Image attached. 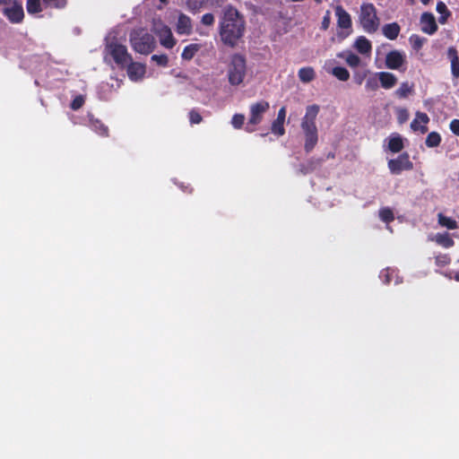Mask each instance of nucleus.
<instances>
[{
    "mask_svg": "<svg viewBox=\"0 0 459 459\" xmlns=\"http://www.w3.org/2000/svg\"><path fill=\"white\" fill-rule=\"evenodd\" d=\"M218 32L224 46L236 48L246 32L244 15L233 5H226L220 16Z\"/></svg>",
    "mask_w": 459,
    "mask_h": 459,
    "instance_id": "nucleus-1",
    "label": "nucleus"
},
{
    "mask_svg": "<svg viewBox=\"0 0 459 459\" xmlns=\"http://www.w3.org/2000/svg\"><path fill=\"white\" fill-rule=\"evenodd\" d=\"M301 131L304 135V149L309 153L316 146V105L307 108L301 123Z\"/></svg>",
    "mask_w": 459,
    "mask_h": 459,
    "instance_id": "nucleus-2",
    "label": "nucleus"
},
{
    "mask_svg": "<svg viewBox=\"0 0 459 459\" xmlns=\"http://www.w3.org/2000/svg\"><path fill=\"white\" fill-rule=\"evenodd\" d=\"M130 43L135 52L143 55L152 53L156 48L154 37L143 28L130 33Z\"/></svg>",
    "mask_w": 459,
    "mask_h": 459,
    "instance_id": "nucleus-3",
    "label": "nucleus"
},
{
    "mask_svg": "<svg viewBox=\"0 0 459 459\" xmlns=\"http://www.w3.org/2000/svg\"><path fill=\"white\" fill-rule=\"evenodd\" d=\"M228 78L230 85L241 84L247 74V61L243 55L234 54L230 56L228 65Z\"/></svg>",
    "mask_w": 459,
    "mask_h": 459,
    "instance_id": "nucleus-4",
    "label": "nucleus"
},
{
    "mask_svg": "<svg viewBox=\"0 0 459 459\" xmlns=\"http://www.w3.org/2000/svg\"><path fill=\"white\" fill-rule=\"evenodd\" d=\"M359 20L363 30L368 33H375L379 27V19L377 9L373 4L367 3L360 5Z\"/></svg>",
    "mask_w": 459,
    "mask_h": 459,
    "instance_id": "nucleus-5",
    "label": "nucleus"
},
{
    "mask_svg": "<svg viewBox=\"0 0 459 459\" xmlns=\"http://www.w3.org/2000/svg\"><path fill=\"white\" fill-rule=\"evenodd\" d=\"M107 48L114 62L121 69H125L126 65L133 59L127 48L123 44L111 42L107 46Z\"/></svg>",
    "mask_w": 459,
    "mask_h": 459,
    "instance_id": "nucleus-6",
    "label": "nucleus"
},
{
    "mask_svg": "<svg viewBox=\"0 0 459 459\" xmlns=\"http://www.w3.org/2000/svg\"><path fill=\"white\" fill-rule=\"evenodd\" d=\"M269 108V103L265 100L255 102L250 106V116L245 128L247 132L251 133L255 130L254 126L262 122L264 114Z\"/></svg>",
    "mask_w": 459,
    "mask_h": 459,
    "instance_id": "nucleus-7",
    "label": "nucleus"
},
{
    "mask_svg": "<svg viewBox=\"0 0 459 459\" xmlns=\"http://www.w3.org/2000/svg\"><path fill=\"white\" fill-rule=\"evenodd\" d=\"M387 167L392 175H400L403 171H409L413 169V163L410 160L408 152L399 154L395 159L387 161Z\"/></svg>",
    "mask_w": 459,
    "mask_h": 459,
    "instance_id": "nucleus-8",
    "label": "nucleus"
},
{
    "mask_svg": "<svg viewBox=\"0 0 459 459\" xmlns=\"http://www.w3.org/2000/svg\"><path fill=\"white\" fill-rule=\"evenodd\" d=\"M385 66L392 70H400L406 63V56L399 50H391L385 56Z\"/></svg>",
    "mask_w": 459,
    "mask_h": 459,
    "instance_id": "nucleus-9",
    "label": "nucleus"
},
{
    "mask_svg": "<svg viewBox=\"0 0 459 459\" xmlns=\"http://www.w3.org/2000/svg\"><path fill=\"white\" fill-rule=\"evenodd\" d=\"M128 78L132 82L141 81L146 74V66L140 62H134L133 59L126 65Z\"/></svg>",
    "mask_w": 459,
    "mask_h": 459,
    "instance_id": "nucleus-10",
    "label": "nucleus"
},
{
    "mask_svg": "<svg viewBox=\"0 0 459 459\" xmlns=\"http://www.w3.org/2000/svg\"><path fill=\"white\" fill-rule=\"evenodd\" d=\"M156 35L159 37L160 43L166 48H172L177 44L170 28L168 25L161 24L156 30Z\"/></svg>",
    "mask_w": 459,
    "mask_h": 459,
    "instance_id": "nucleus-11",
    "label": "nucleus"
},
{
    "mask_svg": "<svg viewBox=\"0 0 459 459\" xmlns=\"http://www.w3.org/2000/svg\"><path fill=\"white\" fill-rule=\"evenodd\" d=\"M420 22L421 30L428 35H433L438 29L436 18L431 13H423L420 16Z\"/></svg>",
    "mask_w": 459,
    "mask_h": 459,
    "instance_id": "nucleus-12",
    "label": "nucleus"
},
{
    "mask_svg": "<svg viewBox=\"0 0 459 459\" xmlns=\"http://www.w3.org/2000/svg\"><path fill=\"white\" fill-rule=\"evenodd\" d=\"M3 13L12 23H20L24 18L22 4H14L12 7L4 8Z\"/></svg>",
    "mask_w": 459,
    "mask_h": 459,
    "instance_id": "nucleus-13",
    "label": "nucleus"
},
{
    "mask_svg": "<svg viewBox=\"0 0 459 459\" xmlns=\"http://www.w3.org/2000/svg\"><path fill=\"white\" fill-rule=\"evenodd\" d=\"M176 31L179 35H190L193 32L191 18L185 13H180L176 24Z\"/></svg>",
    "mask_w": 459,
    "mask_h": 459,
    "instance_id": "nucleus-14",
    "label": "nucleus"
},
{
    "mask_svg": "<svg viewBox=\"0 0 459 459\" xmlns=\"http://www.w3.org/2000/svg\"><path fill=\"white\" fill-rule=\"evenodd\" d=\"M447 58L451 63V74L455 79L459 78V56L455 47L451 46L447 48Z\"/></svg>",
    "mask_w": 459,
    "mask_h": 459,
    "instance_id": "nucleus-15",
    "label": "nucleus"
},
{
    "mask_svg": "<svg viewBox=\"0 0 459 459\" xmlns=\"http://www.w3.org/2000/svg\"><path fill=\"white\" fill-rule=\"evenodd\" d=\"M335 14L337 16V24L342 29L351 28V15L342 7L337 6L335 9Z\"/></svg>",
    "mask_w": 459,
    "mask_h": 459,
    "instance_id": "nucleus-16",
    "label": "nucleus"
},
{
    "mask_svg": "<svg viewBox=\"0 0 459 459\" xmlns=\"http://www.w3.org/2000/svg\"><path fill=\"white\" fill-rule=\"evenodd\" d=\"M404 148L403 137L397 134H392L388 138V150L393 153H398Z\"/></svg>",
    "mask_w": 459,
    "mask_h": 459,
    "instance_id": "nucleus-17",
    "label": "nucleus"
},
{
    "mask_svg": "<svg viewBox=\"0 0 459 459\" xmlns=\"http://www.w3.org/2000/svg\"><path fill=\"white\" fill-rule=\"evenodd\" d=\"M400 31L401 27L397 22L385 24L382 28L383 35L390 40L396 39L400 34Z\"/></svg>",
    "mask_w": 459,
    "mask_h": 459,
    "instance_id": "nucleus-18",
    "label": "nucleus"
},
{
    "mask_svg": "<svg viewBox=\"0 0 459 459\" xmlns=\"http://www.w3.org/2000/svg\"><path fill=\"white\" fill-rule=\"evenodd\" d=\"M377 76H378L380 84L384 89H391L397 82L396 76L394 74H391L388 72H380L377 74Z\"/></svg>",
    "mask_w": 459,
    "mask_h": 459,
    "instance_id": "nucleus-19",
    "label": "nucleus"
},
{
    "mask_svg": "<svg viewBox=\"0 0 459 459\" xmlns=\"http://www.w3.org/2000/svg\"><path fill=\"white\" fill-rule=\"evenodd\" d=\"M354 47L358 50V52L362 55H368L371 53L372 50V44L370 40H368L364 36H359L357 38L354 43Z\"/></svg>",
    "mask_w": 459,
    "mask_h": 459,
    "instance_id": "nucleus-20",
    "label": "nucleus"
},
{
    "mask_svg": "<svg viewBox=\"0 0 459 459\" xmlns=\"http://www.w3.org/2000/svg\"><path fill=\"white\" fill-rule=\"evenodd\" d=\"M91 128L100 136L108 135V127L98 118H90Z\"/></svg>",
    "mask_w": 459,
    "mask_h": 459,
    "instance_id": "nucleus-21",
    "label": "nucleus"
},
{
    "mask_svg": "<svg viewBox=\"0 0 459 459\" xmlns=\"http://www.w3.org/2000/svg\"><path fill=\"white\" fill-rule=\"evenodd\" d=\"M202 48V45L198 43H192L186 46L181 54V57L183 60L190 61L200 49Z\"/></svg>",
    "mask_w": 459,
    "mask_h": 459,
    "instance_id": "nucleus-22",
    "label": "nucleus"
},
{
    "mask_svg": "<svg viewBox=\"0 0 459 459\" xmlns=\"http://www.w3.org/2000/svg\"><path fill=\"white\" fill-rule=\"evenodd\" d=\"M434 240L437 245L446 248L452 247L455 245V241L448 232L436 234Z\"/></svg>",
    "mask_w": 459,
    "mask_h": 459,
    "instance_id": "nucleus-23",
    "label": "nucleus"
},
{
    "mask_svg": "<svg viewBox=\"0 0 459 459\" xmlns=\"http://www.w3.org/2000/svg\"><path fill=\"white\" fill-rule=\"evenodd\" d=\"M436 10L438 13H440V16L438 18V22L440 24H446L449 19V17L452 15L451 12L448 10L446 4L439 1L437 4Z\"/></svg>",
    "mask_w": 459,
    "mask_h": 459,
    "instance_id": "nucleus-24",
    "label": "nucleus"
},
{
    "mask_svg": "<svg viewBox=\"0 0 459 459\" xmlns=\"http://www.w3.org/2000/svg\"><path fill=\"white\" fill-rule=\"evenodd\" d=\"M340 56L343 58L346 64L352 68L358 67L360 65L359 56L351 51L344 52L340 55Z\"/></svg>",
    "mask_w": 459,
    "mask_h": 459,
    "instance_id": "nucleus-25",
    "label": "nucleus"
},
{
    "mask_svg": "<svg viewBox=\"0 0 459 459\" xmlns=\"http://www.w3.org/2000/svg\"><path fill=\"white\" fill-rule=\"evenodd\" d=\"M437 218H438V223L442 227H445L448 230H455L458 228V224L455 220H454L450 217H447V216L444 215L443 213H438Z\"/></svg>",
    "mask_w": 459,
    "mask_h": 459,
    "instance_id": "nucleus-26",
    "label": "nucleus"
},
{
    "mask_svg": "<svg viewBox=\"0 0 459 459\" xmlns=\"http://www.w3.org/2000/svg\"><path fill=\"white\" fill-rule=\"evenodd\" d=\"M315 77V71L312 67H302L299 71V78L303 82H309Z\"/></svg>",
    "mask_w": 459,
    "mask_h": 459,
    "instance_id": "nucleus-27",
    "label": "nucleus"
},
{
    "mask_svg": "<svg viewBox=\"0 0 459 459\" xmlns=\"http://www.w3.org/2000/svg\"><path fill=\"white\" fill-rule=\"evenodd\" d=\"M413 90V84L408 82H402L400 87L395 91V95L400 99H405Z\"/></svg>",
    "mask_w": 459,
    "mask_h": 459,
    "instance_id": "nucleus-28",
    "label": "nucleus"
},
{
    "mask_svg": "<svg viewBox=\"0 0 459 459\" xmlns=\"http://www.w3.org/2000/svg\"><path fill=\"white\" fill-rule=\"evenodd\" d=\"M410 44L413 50L419 51L422 48L424 43L427 41L425 38H422L417 34H412L409 38Z\"/></svg>",
    "mask_w": 459,
    "mask_h": 459,
    "instance_id": "nucleus-29",
    "label": "nucleus"
},
{
    "mask_svg": "<svg viewBox=\"0 0 459 459\" xmlns=\"http://www.w3.org/2000/svg\"><path fill=\"white\" fill-rule=\"evenodd\" d=\"M441 143V136L437 132H431L428 134L425 143L429 148L437 147Z\"/></svg>",
    "mask_w": 459,
    "mask_h": 459,
    "instance_id": "nucleus-30",
    "label": "nucleus"
},
{
    "mask_svg": "<svg viewBox=\"0 0 459 459\" xmlns=\"http://www.w3.org/2000/svg\"><path fill=\"white\" fill-rule=\"evenodd\" d=\"M379 218L385 223H390L394 220V214L391 208L382 207L378 212Z\"/></svg>",
    "mask_w": 459,
    "mask_h": 459,
    "instance_id": "nucleus-31",
    "label": "nucleus"
},
{
    "mask_svg": "<svg viewBox=\"0 0 459 459\" xmlns=\"http://www.w3.org/2000/svg\"><path fill=\"white\" fill-rule=\"evenodd\" d=\"M208 0H186L188 10L194 13H198L206 4Z\"/></svg>",
    "mask_w": 459,
    "mask_h": 459,
    "instance_id": "nucleus-32",
    "label": "nucleus"
},
{
    "mask_svg": "<svg viewBox=\"0 0 459 459\" xmlns=\"http://www.w3.org/2000/svg\"><path fill=\"white\" fill-rule=\"evenodd\" d=\"M26 9L30 14L40 13L42 11L41 0H27Z\"/></svg>",
    "mask_w": 459,
    "mask_h": 459,
    "instance_id": "nucleus-33",
    "label": "nucleus"
},
{
    "mask_svg": "<svg viewBox=\"0 0 459 459\" xmlns=\"http://www.w3.org/2000/svg\"><path fill=\"white\" fill-rule=\"evenodd\" d=\"M332 74L340 81L346 82L350 78L349 71L342 66H335L333 68Z\"/></svg>",
    "mask_w": 459,
    "mask_h": 459,
    "instance_id": "nucleus-34",
    "label": "nucleus"
},
{
    "mask_svg": "<svg viewBox=\"0 0 459 459\" xmlns=\"http://www.w3.org/2000/svg\"><path fill=\"white\" fill-rule=\"evenodd\" d=\"M271 131L277 136H281L285 134L284 123L280 119H275L272 123Z\"/></svg>",
    "mask_w": 459,
    "mask_h": 459,
    "instance_id": "nucleus-35",
    "label": "nucleus"
},
{
    "mask_svg": "<svg viewBox=\"0 0 459 459\" xmlns=\"http://www.w3.org/2000/svg\"><path fill=\"white\" fill-rule=\"evenodd\" d=\"M43 3L51 8L63 9L67 4V0H42Z\"/></svg>",
    "mask_w": 459,
    "mask_h": 459,
    "instance_id": "nucleus-36",
    "label": "nucleus"
},
{
    "mask_svg": "<svg viewBox=\"0 0 459 459\" xmlns=\"http://www.w3.org/2000/svg\"><path fill=\"white\" fill-rule=\"evenodd\" d=\"M151 59L161 67H167L169 65V57L166 54L152 55Z\"/></svg>",
    "mask_w": 459,
    "mask_h": 459,
    "instance_id": "nucleus-37",
    "label": "nucleus"
},
{
    "mask_svg": "<svg viewBox=\"0 0 459 459\" xmlns=\"http://www.w3.org/2000/svg\"><path fill=\"white\" fill-rule=\"evenodd\" d=\"M435 263L439 267H444L451 263V258L447 254H439L435 257Z\"/></svg>",
    "mask_w": 459,
    "mask_h": 459,
    "instance_id": "nucleus-38",
    "label": "nucleus"
},
{
    "mask_svg": "<svg viewBox=\"0 0 459 459\" xmlns=\"http://www.w3.org/2000/svg\"><path fill=\"white\" fill-rule=\"evenodd\" d=\"M245 116L243 114H235L231 119V125L236 129H240L245 123Z\"/></svg>",
    "mask_w": 459,
    "mask_h": 459,
    "instance_id": "nucleus-39",
    "label": "nucleus"
},
{
    "mask_svg": "<svg viewBox=\"0 0 459 459\" xmlns=\"http://www.w3.org/2000/svg\"><path fill=\"white\" fill-rule=\"evenodd\" d=\"M85 102V98L82 95H77L71 102L70 108L73 110L80 109Z\"/></svg>",
    "mask_w": 459,
    "mask_h": 459,
    "instance_id": "nucleus-40",
    "label": "nucleus"
},
{
    "mask_svg": "<svg viewBox=\"0 0 459 459\" xmlns=\"http://www.w3.org/2000/svg\"><path fill=\"white\" fill-rule=\"evenodd\" d=\"M215 22V17L212 13H204L201 18V22L204 26H212Z\"/></svg>",
    "mask_w": 459,
    "mask_h": 459,
    "instance_id": "nucleus-41",
    "label": "nucleus"
},
{
    "mask_svg": "<svg viewBox=\"0 0 459 459\" xmlns=\"http://www.w3.org/2000/svg\"><path fill=\"white\" fill-rule=\"evenodd\" d=\"M188 116L191 124H200L203 120V117L200 115V113L195 109L190 110Z\"/></svg>",
    "mask_w": 459,
    "mask_h": 459,
    "instance_id": "nucleus-42",
    "label": "nucleus"
},
{
    "mask_svg": "<svg viewBox=\"0 0 459 459\" xmlns=\"http://www.w3.org/2000/svg\"><path fill=\"white\" fill-rule=\"evenodd\" d=\"M396 114H397V120L400 124H403L409 118V113L406 108H398Z\"/></svg>",
    "mask_w": 459,
    "mask_h": 459,
    "instance_id": "nucleus-43",
    "label": "nucleus"
},
{
    "mask_svg": "<svg viewBox=\"0 0 459 459\" xmlns=\"http://www.w3.org/2000/svg\"><path fill=\"white\" fill-rule=\"evenodd\" d=\"M411 127L413 131H420L422 134L428 131L427 126H419L417 117L413 119L412 122L411 123Z\"/></svg>",
    "mask_w": 459,
    "mask_h": 459,
    "instance_id": "nucleus-44",
    "label": "nucleus"
},
{
    "mask_svg": "<svg viewBox=\"0 0 459 459\" xmlns=\"http://www.w3.org/2000/svg\"><path fill=\"white\" fill-rule=\"evenodd\" d=\"M379 277L382 280V281L385 284H389L391 282L392 279L389 269H385L381 271Z\"/></svg>",
    "mask_w": 459,
    "mask_h": 459,
    "instance_id": "nucleus-45",
    "label": "nucleus"
},
{
    "mask_svg": "<svg viewBox=\"0 0 459 459\" xmlns=\"http://www.w3.org/2000/svg\"><path fill=\"white\" fill-rule=\"evenodd\" d=\"M452 133L459 136V119H453L449 125Z\"/></svg>",
    "mask_w": 459,
    "mask_h": 459,
    "instance_id": "nucleus-46",
    "label": "nucleus"
},
{
    "mask_svg": "<svg viewBox=\"0 0 459 459\" xmlns=\"http://www.w3.org/2000/svg\"><path fill=\"white\" fill-rule=\"evenodd\" d=\"M416 117L418 119V122L419 123L420 122L422 123L423 126H426L429 123V118L428 115L426 113H423V112L418 111L416 113Z\"/></svg>",
    "mask_w": 459,
    "mask_h": 459,
    "instance_id": "nucleus-47",
    "label": "nucleus"
},
{
    "mask_svg": "<svg viewBox=\"0 0 459 459\" xmlns=\"http://www.w3.org/2000/svg\"><path fill=\"white\" fill-rule=\"evenodd\" d=\"M315 166L313 162H310L307 167L304 165H301L300 167V172L304 175L310 173L314 170Z\"/></svg>",
    "mask_w": 459,
    "mask_h": 459,
    "instance_id": "nucleus-48",
    "label": "nucleus"
},
{
    "mask_svg": "<svg viewBox=\"0 0 459 459\" xmlns=\"http://www.w3.org/2000/svg\"><path fill=\"white\" fill-rule=\"evenodd\" d=\"M378 87L375 79H368L366 82V88L369 90H376Z\"/></svg>",
    "mask_w": 459,
    "mask_h": 459,
    "instance_id": "nucleus-49",
    "label": "nucleus"
},
{
    "mask_svg": "<svg viewBox=\"0 0 459 459\" xmlns=\"http://www.w3.org/2000/svg\"><path fill=\"white\" fill-rule=\"evenodd\" d=\"M286 117V108L282 107L279 109L276 119H280L284 123Z\"/></svg>",
    "mask_w": 459,
    "mask_h": 459,
    "instance_id": "nucleus-50",
    "label": "nucleus"
},
{
    "mask_svg": "<svg viewBox=\"0 0 459 459\" xmlns=\"http://www.w3.org/2000/svg\"><path fill=\"white\" fill-rule=\"evenodd\" d=\"M328 23H329V19L325 17V18L324 19V21H323V23H322L323 28H324V29H326V28L328 27Z\"/></svg>",
    "mask_w": 459,
    "mask_h": 459,
    "instance_id": "nucleus-51",
    "label": "nucleus"
},
{
    "mask_svg": "<svg viewBox=\"0 0 459 459\" xmlns=\"http://www.w3.org/2000/svg\"><path fill=\"white\" fill-rule=\"evenodd\" d=\"M11 0H0V4H7Z\"/></svg>",
    "mask_w": 459,
    "mask_h": 459,
    "instance_id": "nucleus-52",
    "label": "nucleus"
},
{
    "mask_svg": "<svg viewBox=\"0 0 459 459\" xmlns=\"http://www.w3.org/2000/svg\"><path fill=\"white\" fill-rule=\"evenodd\" d=\"M423 4H428L430 0H420Z\"/></svg>",
    "mask_w": 459,
    "mask_h": 459,
    "instance_id": "nucleus-53",
    "label": "nucleus"
},
{
    "mask_svg": "<svg viewBox=\"0 0 459 459\" xmlns=\"http://www.w3.org/2000/svg\"><path fill=\"white\" fill-rule=\"evenodd\" d=\"M357 82L360 84L362 82V78H357Z\"/></svg>",
    "mask_w": 459,
    "mask_h": 459,
    "instance_id": "nucleus-54",
    "label": "nucleus"
},
{
    "mask_svg": "<svg viewBox=\"0 0 459 459\" xmlns=\"http://www.w3.org/2000/svg\"><path fill=\"white\" fill-rule=\"evenodd\" d=\"M160 2L162 3V4H167L168 0H160Z\"/></svg>",
    "mask_w": 459,
    "mask_h": 459,
    "instance_id": "nucleus-55",
    "label": "nucleus"
},
{
    "mask_svg": "<svg viewBox=\"0 0 459 459\" xmlns=\"http://www.w3.org/2000/svg\"><path fill=\"white\" fill-rule=\"evenodd\" d=\"M456 281H459V274L455 276Z\"/></svg>",
    "mask_w": 459,
    "mask_h": 459,
    "instance_id": "nucleus-56",
    "label": "nucleus"
},
{
    "mask_svg": "<svg viewBox=\"0 0 459 459\" xmlns=\"http://www.w3.org/2000/svg\"><path fill=\"white\" fill-rule=\"evenodd\" d=\"M316 1H317V3H319L321 0H316Z\"/></svg>",
    "mask_w": 459,
    "mask_h": 459,
    "instance_id": "nucleus-57",
    "label": "nucleus"
}]
</instances>
